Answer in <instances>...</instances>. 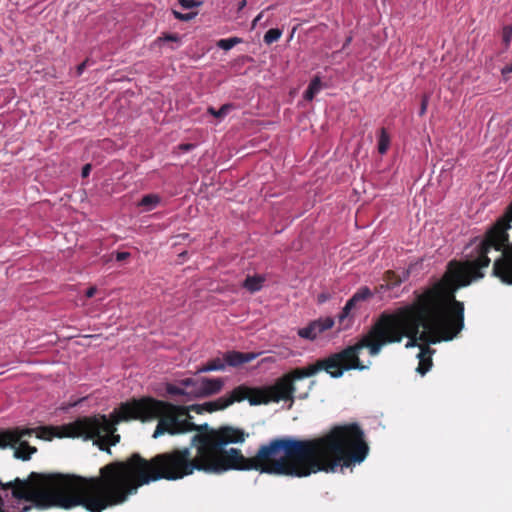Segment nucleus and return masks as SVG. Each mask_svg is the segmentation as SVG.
<instances>
[{"label": "nucleus", "instance_id": "nucleus-1", "mask_svg": "<svg viewBox=\"0 0 512 512\" xmlns=\"http://www.w3.org/2000/svg\"><path fill=\"white\" fill-rule=\"evenodd\" d=\"M184 408L173 405L171 414L156 426L153 437L197 431L194 441L207 458L212 472L230 470L258 471L270 475L296 478L318 472L333 473L339 467L361 463L369 452L364 431L357 423L337 425L325 435L313 439L282 437L259 447L253 457H245L240 449H225L229 444L243 443L248 436L233 426L211 428L207 423L196 425Z\"/></svg>", "mask_w": 512, "mask_h": 512}, {"label": "nucleus", "instance_id": "nucleus-2", "mask_svg": "<svg viewBox=\"0 0 512 512\" xmlns=\"http://www.w3.org/2000/svg\"><path fill=\"white\" fill-rule=\"evenodd\" d=\"M512 222V202L507 205L503 217L486 232L485 238L473 239L464 248L461 261H450L446 273V287L438 284L419 298L420 306L400 309L395 315H383L362 340L340 352H379L388 343L407 338L405 348L419 347V352H435L429 346L450 341L464 327V304L456 300L455 292L484 277L483 269L491 262V247L502 251L494 261L492 274L503 283L512 285V245L508 230Z\"/></svg>", "mask_w": 512, "mask_h": 512}, {"label": "nucleus", "instance_id": "nucleus-3", "mask_svg": "<svg viewBox=\"0 0 512 512\" xmlns=\"http://www.w3.org/2000/svg\"><path fill=\"white\" fill-rule=\"evenodd\" d=\"M195 471L214 474L193 436L189 447L173 448L150 459L133 453L124 461L101 467L98 476L31 472L25 479L0 480V487L11 489L13 498L41 510L82 506L89 512H102L125 503L144 485L180 480Z\"/></svg>", "mask_w": 512, "mask_h": 512}, {"label": "nucleus", "instance_id": "nucleus-4", "mask_svg": "<svg viewBox=\"0 0 512 512\" xmlns=\"http://www.w3.org/2000/svg\"><path fill=\"white\" fill-rule=\"evenodd\" d=\"M171 408L173 404L151 397L132 400L122 403L119 409L111 414V418L100 414L79 417L61 426L59 436L93 440L100 450L110 454V447L120 441V435L115 434L118 423L132 419L142 422L157 419L159 425L166 415L171 414Z\"/></svg>", "mask_w": 512, "mask_h": 512}, {"label": "nucleus", "instance_id": "nucleus-5", "mask_svg": "<svg viewBox=\"0 0 512 512\" xmlns=\"http://www.w3.org/2000/svg\"><path fill=\"white\" fill-rule=\"evenodd\" d=\"M359 354H331L325 359L317 360L303 368H297L276 380L257 393L261 399L251 400V405L267 404L269 402L293 401L295 393V381L310 377L320 371H325L330 376L340 377L344 371L350 369H363L358 358Z\"/></svg>", "mask_w": 512, "mask_h": 512}, {"label": "nucleus", "instance_id": "nucleus-6", "mask_svg": "<svg viewBox=\"0 0 512 512\" xmlns=\"http://www.w3.org/2000/svg\"><path fill=\"white\" fill-rule=\"evenodd\" d=\"M182 385L186 388L191 387V394L196 397H207L220 392L223 387V380L220 378H201L194 380L192 378H186L181 381Z\"/></svg>", "mask_w": 512, "mask_h": 512}, {"label": "nucleus", "instance_id": "nucleus-7", "mask_svg": "<svg viewBox=\"0 0 512 512\" xmlns=\"http://www.w3.org/2000/svg\"><path fill=\"white\" fill-rule=\"evenodd\" d=\"M334 319L332 317L319 318L311 321L306 327L298 330V335L301 338L314 340L318 334L332 328Z\"/></svg>", "mask_w": 512, "mask_h": 512}, {"label": "nucleus", "instance_id": "nucleus-8", "mask_svg": "<svg viewBox=\"0 0 512 512\" xmlns=\"http://www.w3.org/2000/svg\"><path fill=\"white\" fill-rule=\"evenodd\" d=\"M260 389L250 388L245 385H240L234 388L230 394L225 395V401L228 407L235 402H241L244 400H248L251 404V400L261 399V396L257 393Z\"/></svg>", "mask_w": 512, "mask_h": 512}, {"label": "nucleus", "instance_id": "nucleus-9", "mask_svg": "<svg viewBox=\"0 0 512 512\" xmlns=\"http://www.w3.org/2000/svg\"><path fill=\"white\" fill-rule=\"evenodd\" d=\"M34 433V429L32 428H24V429H13V430H3L0 431V449H5L7 447H15L20 440L24 437L32 436Z\"/></svg>", "mask_w": 512, "mask_h": 512}, {"label": "nucleus", "instance_id": "nucleus-10", "mask_svg": "<svg viewBox=\"0 0 512 512\" xmlns=\"http://www.w3.org/2000/svg\"><path fill=\"white\" fill-rule=\"evenodd\" d=\"M225 404H226L225 398H224V396H222L214 401L205 402L204 404H194L188 408H185V407H183V408L188 413H189V410H191V411L196 412L197 414H201L203 412L211 413V412H215L218 410H223L228 407ZM179 407L182 408L181 406H179Z\"/></svg>", "mask_w": 512, "mask_h": 512}, {"label": "nucleus", "instance_id": "nucleus-11", "mask_svg": "<svg viewBox=\"0 0 512 512\" xmlns=\"http://www.w3.org/2000/svg\"><path fill=\"white\" fill-rule=\"evenodd\" d=\"M373 296L372 291L367 286L360 287L353 296L347 301V310H353L360 302L367 301Z\"/></svg>", "mask_w": 512, "mask_h": 512}, {"label": "nucleus", "instance_id": "nucleus-12", "mask_svg": "<svg viewBox=\"0 0 512 512\" xmlns=\"http://www.w3.org/2000/svg\"><path fill=\"white\" fill-rule=\"evenodd\" d=\"M14 449V457L23 461H27L31 458L32 454L37 452L36 447L30 446L25 440H20Z\"/></svg>", "mask_w": 512, "mask_h": 512}, {"label": "nucleus", "instance_id": "nucleus-13", "mask_svg": "<svg viewBox=\"0 0 512 512\" xmlns=\"http://www.w3.org/2000/svg\"><path fill=\"white\" fill-rule=\"evenodd\" d=\"M264 281L265 277L262 275L247 276L242 286L249 292L254 293L262 288Z\"/></svg>", "mask_w": 512, "mask_h": 512}, {"label": "nucleus", "instance_id": "nucleus-14", "mask_svg": "<svg viewBox=\"0 0 512 512\" xmlns=\"http://www.w3.org/2000/svg\"><path fill=\"white\" fill-rule=\"evenodd\" d=\"M226 362L230 366H239L244 363H248L260 354H225Z\"/></svg>", "mask_w": 512, "mask_h": 512}, {"label": "nucleus", "instance_id": "nucleus-15", "mask_svg": "<svg viewBox=\"0 0 512 512\" xmlns=\"http://www.w3.org/2000/svg\"><path fill=\"white\" fill-rule=\"evenodd\" d=\"M322 81L319 76H315L305 90L303 97L307 101H312L315 95L322 89Z\"/></svg>", "mask_w": 512, "mask_h": 512}, {"label": "nucleus", "instance_id": "nucleus-16", "mask_svg": "<svg viewBox=\"0 0 512 512\" xmlns=\"http://www.w3.org/2000/svg\"><path fill=\"white\" fill-rule=\"evenodd\" d=\"M432 355L433 354H417L419 360L416 368L417 373L423 376L431 369L433 365Z\"/></svg>", "mask_w": 512, "mask_h": 512}, {"label": "nucleus", "instance_id": "nucleus-17", "mask_svg": "<svg viewBox=\"0 0 512 512\" xmlns=\"http://www.w3.org/2000/svg\"><path fill=\"white\" fill-rule=\"evenodd\" d=\"M160 202V197L156 194H147L139 202V206L145 207L146 211L154 209Z\"/></svg>", "mask_w": 512, "mask_h": 512}, {"label": "nucleus", "instance_id": "nucleus-18", "mask_svg": "<svg viewBox=\"0 0 512 512\" xmlns=\"http://www.w3.org/2000/svg\"><path fill=\"white\" fill-rule=\"evenodd\" d=\"M242 42V39L239 38V37H231V38H227V39H220L218 42H217V47H219L220 49H223L225 51H228L230 49H232L235 45L239 44Z\"/></svg>", "mask_w": 512, "mask_h": 512}, {"label": "nucleus", "instance_id": "nucleus-19", "mask_svg": "<svg viewBox=\"0 0 512 512\" xmlns=\"http://www.w3.org/2000/svg\"><path fill=\"white\" fill-rule=\"evenodd\" d=\"M390 143L389 135L387 134L384 128L381 129V134L378 141V152L380 154H385L388 150Z\"/></svg>", "mask_w": 512, "mask_h": 512}, {"label": "nucleus", "instance_id": "nucleus-20", "mask_svg": "<svg viewBox=\"0 0 512 512\" xmlns=\"http://www.w3.org/2000/svg\"><path fill=\"white\" fill-rule=\"evenodd\" d=\"M224 367H225L224 362L221 359L216 358V359L208 362L202 368H200L199 371L200 372L218 371V370H223Z\"/></svg>", "mask_w": 512, "mask_h": 512}, {"label": "nucleus", "instance_id": "nucleus-21", "mask_svg": "<svg viewBox=\"0 0 512 512\" xmlns=\"http://www.w3.org/2000/svg\"><path fill=\"white\" fill-rule=\"evenodd\" d=\"M232 109H234V105L232 103H226L222 105L218 110H215L213 107H210L208 111L214 115L216 118L225 117Z\"/></svg>", "mask_w": 512, "mask_h": 512}, {"label": "nucleus", "instance_id": "nucleus-22", "mask_svg": "<svg viewBox=\"0 0 512 512\" xmlns=\"http://www.w3.org/2000/svg\"><path fill=\"white\" fill-rule=\"evenodd\" d=\"M282 35V31L278 28L269 29L264 35V42L268 45L278 41Z\"/></svg>", "mask_w": 512, "mask_h": 512}, {"label": "nucleus", "instance_id": "nucleus-23", "mask_svg": "<svg viewBox=\"0 0 512 512\" xmlns=\"http://www.w3.org/2000/svg\"><path fill=\"white\" fill-rule=\"evenodd\" d=\"M181 41V37L177 33H167L164 32L155 40V44H161L163 42H176L179 43Z\"/></svg>", "mask_w": 512, "mask_h": 512}, {"label": "nucleus", "instance_id": "nucleus-24", "mask_svg": "<svg viewBox=\"0 0 512 512\" xmlns=\"http://www.w3.org/2000/svg\"><path fill=\"white\" fill-rule=\"evenodd\" d=\"M386 280H387L386 286L389 289L399 286L403 282V279L400 278V275H397L393 271L386 272Z\"/></svg>", "mask_w": 512, "mask_h": 512}, {"label": "nucleus", "instance_id": "nucleus-25", "mask_svg": "<svg viewBox=\"0 0 512 512\" xmlns=\"http://www.w3.org/2000/svg\"><path fill=\"white\" fill-rule=\"evenodd\" d=\"M173 15L176 19L187 22V21L192 20L197 15V13L196 12H188V13L184 14V13L178 12L176 10H173Z\"/></svg>", "mask_w": 512, "mask_h": 512}, {"label": "nucleus", "instance_id": "nucleus-26", "mask_svg": "<svg viewBox=\"0 0 512 512\" xmlns=\"http://www.w3.org/2000/svg\"><path fill=\"white\" fill-rule=\"evenodd\" d=\"M167 392L171 395H185L191 393L190 391L186 392L183 388L172 384L167 386Z\"/></svg>", "mask_w": 512, "mask_h": 512}, {"label": "nucleus", "instance_id": "nucleus-27", "mask_svg": "<svg viewBox=\"0 0 512 512\" xmlns=\"http://www.w3.org/2000/svg\"><path fill=\"white\" fill-rule=\"evenodd\" d=\"M512 37V25H505L503 28V42L506 47L509 46Z\"/></svg>", "mask_w": 512, "mask_h": 512}, {"label": "nucleus", "instance_id": "nucleus-28", "mask_svg": "<svg viewBox=\"0 0 512 512\" xmlns=\"http://www.w3.org/2000/svg\"><path fill=\"white\" fill-rule=\"evenodd\" d=\"M178 2L184 9H192L201 5V2L196 0H178Z\"/></svg>", "mask_w": 512, "mask_h": 512}, {"label": "nucleus", "instance_id": "nucleus-29", "mask_svg": "<svg viewBox=\"0 0 512 512\" xmlns=\"http://www.w3.org/2000/svg\"><path fill=\"white\" fill-rule=\"evenodd\" d=\"M428 102H429V95L423 94L422 98H421V105H420V110H419L420 116H423L426 113Z\"/></svg>", "mask_w": 512, "mask_h": 512}, {"label": "nucleus", "instance_id": "nucleus-30", "mask_svg": "<svg viewBox=\"0 0 512 512\" xmlns=\"http://www.w3.org/2000/svg\"><path fill=\"white\" fill-rule=\"evenodd\" d=\"M332 297V295L329 293V292H321L320 294H318L317 296V303L318 304H323L325 303L326 301L330 300Z\"/></svg>", "mask_w": 512, "mask_h": 512}, {"label": "nucleus", "instance_id": "nucleus-31", "mask_svg": "<svg viewBox=\"0 0 512 512\" xmlns=\"http://www.w3.org/2000/svg\"><path fill=\"white\" fill-rule=\"evenodd\" d=\"M130 257V253L126 251H119L115 254V260L118 262H122Z\"/></svg>", "mask_w": 512, "mask_h": 512}, {"label": "nucleus", "instance_id": "nucleus-32", "mask_svg": "<svg viewBox=\"0 0 512 512\" xmlns=\"http://www.w3.org/2000/svg\"><path fill=\"white\" fill-rule=\"evenodd\" d=\"M179 149L183 152L191 151L195 148V144L193 143H182L179 146Z\"/></svg>", "mask_w": 512, "mask_h": 512}, {"label": "nucleus", "instance_id": "nucleus-33", "mask_svg": "<svg viewBox=\"0 0 512 512\" xmlns=\"http://www.w3.org/2000/svg\"><path fill=\"white\" fill-rule=\"evenodd\" d=\"M91 169H92V165L91 164H85L82 168V171H81V176L83 178H86L89 176L90 172H91Z\"/></svg>", "mask_w": 512, "mask_h": 512}, {"label": "nucleus", "instance_id": "nucleus-34", "mask_svg": "<svg viewBox=\"0 0 512 512\" xmlns=\"http://www.w3.org/2000/svg\"><path fill=\"white\" fill-rule=\"evenodd\" d=\"M350 312H351V310H347V303H346L342 309V312L339 315L340 320H343L344 318L348 317Z\"/></svg>", "mask_w": 512, "mask_h": 512}, {"label": "nucleus", "instance_id": "nucleus-35", "mask_svg": "<svg viewBox=\"0 0 512 512\" xmlns=\"http://www.w3.org/2000/svg\"><path fill=\"white\" fill-rule=\"evenodd\" d=\"M86 63L87 61H84L82 63H80L78 66H77V74L78 75H81L83 73V71L85 70L86 68Z\"/></svg>", "mask_w": 512, "mask_h": 512}, {"label": "nucleus", "instance_id": "nucleus-36", "mask_svg": "<svg viewBox=\"0 0 512 512\" xmlns=\"http://www.w3.org/2000/svg\"><path fill=\"white\" fill-rule=\"evenodd\" d=\"M512 72V64H508L506 65L503 69H502V74L504 77L507 76V74L511 73Z\"/></svg>", "mask_w": 512, "mask_h": 512}, {"label": "nucleus", "instance_id": "nucleus-37", "mask_svg": "<svg viewBox=\"0 0 512 512\" xmlns=\"http://www.w3.org/2000/svg\"><path fill=\"white\" fill-rule=\"evenodd\" d=\"M353 37L351 35L347 36L345 42L343 44L342 50H345L346 47L352 42Z\"/></svg>", "mask_w": 512, "mask_h": 512}, {"label": "nucleus", "instance_id": "nucleus-38", "mask_svg": "<svg viewBox=\"0 0 512 512\" xmlns=\"http://www.w3.org/2000/svg\"><path fill=\"white\" fill-rule=\"evenodd\" d=\"M263 17V12L259 13L257 17L252 22V27H255L258 22H260L261 18Z\"/></svg>", "mask_w": 512, "mask_h": 512}, {"label": "nucleus", "instance_id": "nucleus-39", "mask_svg": "<svg viewBox=\"0 0 512 512\" xmlns=\"http://www.w3.org/2000/svg\"><path fill=\"white\" fill-rule=\"evenodd\" d=\"M95 292H96V288L95 287H91V288H89L87 290L86 296L90 298V297H92L95 294Z\"/></svg>", "mask_w": 512, "mask_h": 512}, {"label": "nucleus", "instance_id": "nucleus-40", "mask_svg": "<svg viewBox=\"0 0 512 512\" xmlns=\"http://www.w3.org/2000/svg\"><path fill=\"white\" fill-rule=\"evenodd\" d=\"M409 274H410V273H409V271H408V270H406V271H403V272H402V275H400V278H401V279H403V282H404V281H406V280L408 279Z\"/></svg>", "mask_w": 512, "mask_h": 512}, {"label": "nucleus", "instance_id": "nucleus-41", "mask_svg": "<svg viewBox=\"0 0 512 512\" xmlns=\"http://www.w3.org/2000/svg\"><path fill=\"white\" fill-rule=\"evenodd\" d=\"M246 5H247V1L246 0H241L238 3V11L242 10Z\"/></svg>", "mask_w": 512, "mask_h": 512}, {"label": "nucleus", "instance_id": "nucleus-42", "mask_svg": "<svg viewBox=\"0 0 512 512\" xmlns=\"http://www.w3.org/2000/svg\"><path fill=\"white\" fill-rule=\"evenodd\" d=\"M187 254H188V253H187V251H184V252H182V253H180V254H179V257H180V258H184V257H186V256H187Z\"/></svg>", "mask_w": 512, "mask_h": 512}, {"label": "nucleus", "instance_id": "nucleus-43", "mask_svg": "<svg viewBox=\"0 0 512 512\" xmlns=\"http://www.w3.org/2000/svg\"><path fill=\"white\" fill-rule=\"evenodd\" d=\"M227 352L235 353V352H237V351H236V350H228Z\"/></svg>", "mask_w": 512, "mask_h": 512}]
</instances>
